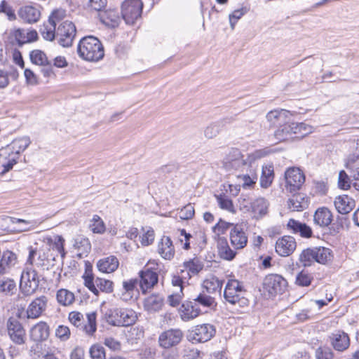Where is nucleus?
<instances>
[{
  "label": "nucleus",
  "instance_id": "nucleus-1",
  "mask_svg": "<svg viewBox=\"0 0 359 359\" xmlns=\"http://www.w3.org/2000/svg\"><path fill=\"white\" fill-rule=\"evenodd\" d=\"M261 151L248 154L245 158L237 148H231L222 160V165L226 171L239 170L244 172L247 166L251 167L257 159L261 158Z\"/></svg>",
  "mask_w": 359,
  "mask_h": 359
},
{
  "label": "nucleus",
  "instance_id": "nucleus-2",
  "mask_svg": "<svg viewBox=\"0 0 359 359\" xmlns=\"http://www.w3.org/2000/svg\"><path fill=\"white\" fill-rule=\"evenodd\" d=\"M80 57L87 61H99L104 55V48L99 39L93 36L82 38L77 48Z\"/></svg>",
  "mask_w": 359,
  "mask_h": 359
},
{
  "label": "nucleus",
  "instance_id": "nucleus-3",
  "mask_svg": "<svg viewBox=\"0 0 359 359\" xmlns=\"http://www.w3.org/2000/svg\"><path fill=\"white\" fill-rule=\"evenodd\" d=\"M106 322L114 327H128L137 320L136 312L128 308H114L108 310L104 316Z\"/></svg>",
  "mask_w": 359,
  "mask_h": 359
},
{
  "label": "nucleus",
  "instance_id": "nucleus-4",
  "mask_svg": "<svg viewBox=\"0 0 359 359\" xmlns=\"http://www.w3.org/2000/svg\"><path fill=\"white\" fill-rule=\"evenodd\" d=\"M245 293L241 282L236 279H230L225 286L224 297L231 304L244 307L248 304V299L245 297Z\"/></svg>",
  "mask_w": 359,
  "mask_h": 359
},
{
  "label": "nucleus",
  "instance_id": "nucleus-5",
  "mask_svg": "<svg viewBox=\"0 0 359 359\" xmlns=\"http://www.w3.org/2000/svg\"><path fill=\"white\" fill-rule=\"evenodd\" d=\"M97 314L95 312H90L86 314V321L83 316L79 311H72L69 313V322L88 336H93L97 330Z\"/></svg>",
  "mask_w": 359,
  "mask_h": 359
},
{
  "label": "nucleus",
  "instance_id": "nucleus-6",
  "mask_svg": "<svg viewBox=\"0 0 359 359\" xmlns=\"http://www.w3.org/2000/svg\"><path fill=\"white\" fill-rule=\"evenodd\" d=\"M84 285L95 295L98 296L100 292L110 293L113 291V282L102 278H94L91 266H87L82 276Z\"/></svg>",
  "mask_w": 359,
  "mask_h": 359
},
{
  "label": "nucleus",
  "instance_id": "nucleus-7",
  "mask_svg": "<svg viewBox=\"0 0 359 359\" xmlns=\"http://www.w3.org/2000/svg\"><path fill=\"white\" fill-rule=\"evenodd\" d=\"M40 283L37 271L32 267L27 266L22 272L20 288L25 295L34 294L39 287Z\"/></svg>",
  "mask_w": 359,
  "mask_h": 359
},
{
  "label": "nucleus",
  "instance_id": "nucleus-8",
  "mask_svg": "<svg viewBox=\"0 0 359 359\" xmlns=\"http://www.w3.org/2000/svg\"><path fill=\"white\" fill-rule=\"evenodd\" d=\"M285 190L290 193H295L300 190L305 182V175L297 167L288 168L284 175Z\"/></svg>",
  "mask_w": 359,
  "mask_h": 359
},
{
  "label": "nucleus",
  "instance_id": "nucleus-9",
  "mask_svg": "<svg viewBox=\"0 0 359 359\" xmlns=\"http://www.w3.org/2000/svg\"><path fill=\"white\" fill-rule=\"evenodd\" d=\"M287 287V281L280 275L269 274L263 282V290L269 297H274L285 292Z\"/></svg>",
  "mask_w": 359,
  "mask_h": 359
},
{
  "label": "nucleus",
  "instance_id": "nucleus-10",
  "mask_svg": "<svg viewBox=\"0 0 359 359\" xmlns=\"http://www.w3.org/2000/svg\"><path fill=\"white\" fill-rule=\"evenodd\" d=\"M143 4L141 0H126L121 6L122 17L128 25H133L140 18Z\"/></svg>",
  "mask_w": 359,
  "mask_h": 359
},
{
  "label": "nucleus",
  "instance_id": "nucleus-11",
  "mask_svg": "<svg viewBox=\"0 0 359 359\" xmlns=\"http://www.w3.org/2000/svg\"><path fill=\"white\" fill-rule=\"evenodd\" d=\"M76 35V27L70 21L61 22L56 31V39L58 43L63 47L71 46Z\"/></svg>",
  "mask_w": 359,
  "mask_h": 359
},
{
  "label": "nucleus",
  "instance_id": "nucleus-12",
  "mask_svg": "<svg viewBox=\"0 0 359 359\" xmlns=\"http://www.w3.org/2000/svg\"><path fill=\"white\" fill-rule=\"evenodd\" d=\"M183 332L180 329H168L162 332L158 338V346L163 349L177 346L183 339Z\"/></svg>",
  "mask_w": 359,
  "mask_h": 359
},
{
  "label": "nucleus",
  "instance_id": "nucleus-13",
  "mask_svg": "<svg viewBox=\"0 0 359 359\" xmlns=\"http://www.w3.org/2000/svg\"><path fill=\"white\" fill-rule=\"evenodd\" d=\"M6 330L13 343L18 345H22L25 343V330L18 319L10 317L6 321Z\"/></svg>",
  "mask_w": 359,
  "mask_h": 359
},
{
  "label": "nucleus",
  "instance_id": "nucleus-14",
  "mask_svg": "<svg viewBox=\"0 0 359 359\" xmlns=\"http://www.w3.org/2000/svg\"><path fill=\"white\" fill-rule=\"evenodd\" d=\"M215 327L209 323L195 326L189 333V337L197 342H206L215 334Z\"/></svg>",
  "mask_w": 359,
  "mask_h": 359
},
{
  "label": "nucleus",
  "instance_id": "nucleus-15",
  "mask_svg": "<svg viewBox=\"0 0 359 359\" xmlns=\"http://www.w3.org/2000/svg\"><path fill=\"white\" fill-rule=\"evenodd\" d=\"M48 298L40 296L33 299L28 305L26 310V317L28 319H36L41 316L47 309Z\"/></svg>",
  "mask_w": 359,
  "mask_h": 359
},
{
  "label": "nucleus",
  "instance_id": "nucleus-16",
  "mask_svg": "<svg viewBox=\"0 0 359 359\" xmlns=\"http://www.w3.org/2000/svg\"><path fill=\"white\" fill-rule=\"evenodd\" d=\"M139 276L138 283L142 293H146L149 290L152 289L158 280V273L149 268L140 271Z\"/></svg>",
  "mask_w": 359,
  "mask_h": 359
},
{
  "label": "nucleus",
  "instance_id": "nucleus-17",
  "mask_svg": "<svg viewBox=\"0 0 359 359\" xmlns=\"http://www.w3.org/2000/svg\"><path fill=\"white\" fill-rule=\"evenodd\" d=\"M245 171L246 173L236 175L237 182L244 189H251L255 185L257 180V168L255 163H252L251 167L247 166Z\"/></svg>",
  "mask_w": 359,
  "mask_h": 359
},
{
  "label": "nucleus",
  "instance_id": "nucleus-18",
  "mask_svg": "<svg viewBox=\"0 0 359 359\" xmlns=\"http://www.w3.org/2000/svg\"><path fill=\"white\" fill-rule=\"evenodd\" d=\"M295 239L289 236H284L278 238L276 243V252L282 257L290 255L296 249Z\"/></svg>",
  "mask_w": 359,
  "mask_h": 359
},
{
  "label": "nucleus",
  "instance_id": "nucleus-19",
  "mask_svg": "<svg viewBox=\"0 0 359 359\" xmlns=\"http://www.w3.org/2000/svg\"><path fill=\"white\" fill-rule=\"evenodd\" d=\"M46 247L37 250L31 249L29 251L27 262L33 265L35 264L37 266H45L48 263V257H55V254H48Z\"/></svg>",
  "mask_w": 359,
  "mask_h": 359
},
{
  "label": "nucleus",
  "instance_id": "nucleus-20",
  "mask_svg": "<svg viewBox=\"0 0 359 359\" xmlns=\"http://www.w3.org/2000/svg\"><path fill=\"white\" fill-rule=\"evenodd\" d=\"M31 143L29 137L15 139L10 144L3 147L4 154L11 153L18 160L19 154L24 151Z\"/></svg>",
  "mask_w": 359,
  "mask_h": 359
},
{
  "label": "nucleus",
  "instance_id": "nucleus-21",
  "mask_svg": "<svg viewBox=\"0 0 359 359\" xmlns=\"http://www.w3.org/2000/svg\"><path fill=\"white\" fill-rule=\"evenodd\" d=\"M43 242L46 244V248L48 252L50 250L55 251L57 255H60L62 258H64L66 255V252L64 248L65 239L62 236L53 235L52 236H47L44 238Z\"/></svg>",
  "mask_w": 359,
  "mask_h": 359
},
{
  "label": "nucleus",
  "instance_id": "nucleus-22",
  "mask_svg": "<svg viewBox=\"0 0 359 359\" xmlns=\"http://www.w3.org/2000/svg\"><path fill=\"white\" fill-rule=\"evenodd\" d=\"M230 241L236 250L245 248L248 243V237L241 226L236 224L230 231Z\"/></svg>",
  "mask_w": 359,
  "mask_h": 359
},
{
  "label": "nucleus",
  "instance_id": "nucleus-23",
  "mask_svg": "<svg viewBox=\"0 0 359 359\" xmlns=\"http://www.w3.org/2000/svg\"><path fill=\"white\" fill-rule=\"evenodd\" d=\"M164 305V299L159 294H152L145 297L143 308L149 313L160 311Z\"/></svg>",
  "mask_w": 359,
  "mask_h": 359
},
{
  "label": "nucleus",
  "instance_id": "nucleus-24",
  "mask_svg": "<svg viewBox=\"0 0 359 359\" xmlns=\"http://www.w3.org/2000/svg\"><path fill=\"white\" fill-rule=\"evenodd\" d=\"M137 284L138 280L136 278L124 280L122 284V288L118 292L119 298L125 302L132 300L137 292L136 287Z\"/></svg>",
  "mask_w": 359,
  "mask_h": 359
},
{
  "label": "nucleus",
  "instance_id": "nucleus-25",
  "mask_svg": "<svg viewBox=\"0 0 359 359\" xmlns=\"http://www.w3.org/2000/svg\"><path fill=\"white\" fill-rule=\"evenodd\" d=\"M332 220L333 215L327 208H319L314 212V224L321 228L327 227L332 223Z\"/></svg>",
  "mask_w": 359,
  "mask_h": 359
},
{
  "label": "nucleus",
  "instance_id": "nucleus-26",
  "mask_svg": "<svg viewBox=\"0 0 359 359\" xmlns=\"http://www.w3.org/2000/svg\"><path fill=\"white\" fill-rule=\"evenodd\" d=\"M18 15L24 22L33 24L39 20L41 12L39 8L34 6H25L19 10Z\"/></svg>",
  "mask_w": 359,
  "mask_h": 359
},
{
  "label": "nucleus",
  "instance_id": "nucleus-27",
  "mask_svg": "<svg viewBox=\"0 0 359 359\" xmlns=\"http://www.w3.org/2000/svg\"><path fill=\"white\" fill-rule=\"evenodd\" d=\"M50 334L49 326L43 321L34 325L30 330V337L34 341L46 340Z\"/></svg>",
  "mask_w": 359,
  "mask_h": 359
},
{
  "label": "nucleus",
  "instance_id": "nucleus-28",
  "mask_svg": "<svg viewBox=\"0 0 359 359\" xmlns=\"http://www.w3.org/2000/svg\"><path fill=\"white\" fill-rule=\"evenodd\" d=\"M194 302H187L182 304L180 309V315L182 320L189 321L198 317L201 311L199 308L194 305Z\"/></svg>",
  "mask_w": 359,
  "mask_h": 359
},
{
  "label": "nucleus",
  "instance_id": "nucleus-29",
  "mask_svg": "<svg viewBox=\"0 0 359 359\" xmlns=\"http://www.w3.org/2000/svg\"><path fill=\"white\" fill-rule=\"evenodd\" d=\"M222 285L223 281L213 275L208 276L202 283L203 291L210 295L220 294Z\"/></svg>",
  "mask_w": 359,
  "mask_h": 359
},
{
  "label": "nucleus",
  "instance_id": "nucleus-30",
  "mask_svg": "<svg viewBox=\"0 0 359 359\" xmlns=\"http://www.w3.org/2000/svg\"><path fill=\"white\" fill-rule=\"evenodd\" d=\"M158 252L166 260H171L174 257L175 248L170 237H162L158 245Z\"/></svg>",
  "mask_w": 359,
  "mask_h": 359
},
{
  "label": "nucleus",
  "instance_id": "nucleus-31",
  "mask_svg": "<svg viewBox=\"0 0 359 359\" xmlns=\"http://www.w3.org/2000/svg\"><path fill=\"white\" fill-rule=\"evenodd\" d=\"M331 342L334 348L338 351H344L350 345V339L346 333L342 331H337L331 336Z\"/></svg>",
  "mask_w": 359,
  "mask_h": 359
},
{
  "label": "nucleus",
  "instance_id": "nucleus-32",
  "mask_svg": "<svg viewBox=\"0 0 359 359\" xmlns=\"http://www.w3.org/2000/svg\"><path fill=\"white\" fill-rule=\"evenodd\" d=\"M355 201L347 195L337 197L334 200V206L337 211L343 215L348 214L355 207Z\"/></svg>",
  "mask_w": 359,
  "mask_h": 359
},
{
  "label": "nucleus",
  "instance_id": "nucleus-33",
  "mask_svg": "<svg viewBox=\"0 0 359 359\" xmlns=\"http://www.w3.org/2000/svg\"><path fill=\"white\" fill-rule=\"evenodd\" d=\"M54 18H55V15L50 16L40 28V33L46 41H53L56 39L57 25L54 23Z\"/></svg>",
  "mask_w": 359,
  "mask_h": 359
},
{
  "label": "nucleus",
  "instance_id": "nucleus-34",
  "mask_svg": "<svg viewBox=\"0 0 359 359\" xmlns=\"http://www.w3.org/2000/svg\"><path fill=\"white\" fill-rule=\"evenodd\" d=\"M118 260L115 256H109L100 259L97 263L98 270L107 273L115 271L118 269Z\"/></svg>",
  "mask_w": 359,
  "mask_h": 359
},
{
  "label": "nucleus",
  "instance_id": "nucleus-35",
  "mask_svg": "<svg viewBox=\"0 0 359 359\" xmlns=\"http://www.w3.org/2000/svg\"><path fill=\"white\" fill-rule=\"evenodd\" d=\"M287 205L292 211H302L307 207L308 201L302 194H295L288 200Z\"/></svg>",
  "mask_w": 359,
  "mask_h": 359
},
{
  "label": "nucleus",
  "instance_id": "nucleus-36",
  "mask_svg": "<svg viewBox=\"0 0 359 359\" xmlns=\"http://www.w3.org/2000/svg\"><path fill=\"white\" fill-rule=\"evenodd\" d=\"M268 207V201L264 198L259 197L252 201L251 212L254 217L259 218L267 213Z\"/></svg>",
  "mask_w": 359,
  "mask_h": 359
},
{
  "label": "nucleus",
  "instance_id": "nucleus-37",
  "mask_svg": "<svg viewBox=\"0 0 359 359\" xmlns=\"http://www.w3.org/2000/svg\"><path fill=\"white\" fill-rule=\"evenodd\" d=\"M16 162L15 156L11 153L4 154L3 147L0 149V174H4L10 170Z\"/></svg>",
  "mask_w": 359,
  "mask_h": 359
},
{
  "label": "nucleus",
  "instance_id": "nucleus-38",
  "mask_svg": "<svg viewBox=\"0 0 359 359\" xmlns=\"http://www.w3.org/2000/svg\"><path fill=\"white\" fill-rule=\"evenodd\" d=\"M17 292L15 281L10 278H0V294L12 296Z\"/></svg>",
  "mask_w": 359,
  "mask_h": 359
},
{
  "label": "nucleus",
  "instance_id": "nucleus-39",
  "mask_svg": "<svg viewBox=\"0 0 359 359\" xmlns=\"http://www.w3.org/2000/svg\"><path fill=\"white\" fill-rule=\"evenodd\" d=\"M273 179V166L272 165H263L262 175L260 177V186L264 189L269 187L271 185Z\"/></svg>",
  "mask_w": 359,
  "mask_h": 359
},
{
  "label": "nucleus",
  "instance_id": "nucleus-40",
  "mask_svg": "<svg viewBox=\"0 0 359 359\" xmlns=\"http://www.w3.org/2000/svg\"><path fill=\"white\" fill-rule=\"evenodd\" d=\"M276 139L279 142L286 141L294 138L292 123L281 126L274 133Z\"/></svg>",
  "mask_w": 359,
  "mask_h": 359
},
{
  "label": "nucleus",
  "instance_id": "nucleus-41",
  "mask_svg": "<svg viewBox=\"0 0 359 359\" xmlns=\"http://www.w3.org/2000/svg\"><path fill=\"white\" fill-rule=\"evenodd\" d=\"M290 112L285 109H275L271 110L266 114V119L271 124L275 125L285 121V119L290 115Z\"/></svg>",
  "mask_w": 359,
  "mask_h": 359
},
{
  "label": "nucleus",
  "instance_id": "nucleus-42",
  "mask_svg": "<svg viewBox=\"0 0 359 359\" xmlns=\"http://www.w3.org/2000/svg\"><path fill=\"white\" fill-rule=\"evenodd\" d=\"M56 299L60 305L68 306L74 303L75 297L72 292L67 289H60L56 293Z\"/></svg>",
  "mask_w": 359,
  "mask_h": 359
},
{
  "label": "nucleus",
  "instance_id": "nucleus-43",
  "mask_svg": "<svg viewBox=\"0 0 359 359\" xmlns=\"http://www.w3.org/2000/svg\"><path fill=\"white\" fill-rule=\"evenodd\" d=\"M218 250L220 257L226 260L233 259L236 254L234 250L230 248L225 238H221L219 240Z\"/></svg>",
  "mask_w": 359,
  "mask_h": 359
},
{
  "label": "nucleus",
  "instance_id": "nucleus-44",
  "mask_svg": "<svg viewBox=\"0 0 359 359\" xmlns=\"http://www.w3.org/2000/svg\"><path fill=\"white\" fill-rule=\"evenodd\" d=\"M183 267L188 271L189 276L198 274L203 268V264L198 258L191 259L183 263Z\"/></svg>",
  "mask_w": 359,
  "mask_h": 359
},
{
  "label": "nucleus",
  "instance_id": "nucleus-45",
  "mask_svg": "<svg viewBox=\"0 0 359 359\" xmlns=\"http://www.w3.org/2000/svg\"><path fill=\"white\" fill-rule=\"evenodd\" d=\"M192 300L196 305L198 304L205 308H210L216 304L215 297L205 294L204 291L193 298Z\"/></svg>",
  "mask_w": 359,
  "mask_h": 359
},
{
  "label": "nucleus",
  "instance_id": "nucleus-46",
  "mask_svg": "<svg viewBox=\"0 0 359 359\" xmlns=\"http://www.w3.org/2000/svg\"><path fill=\"white\" fill-rule=\"evenodd\" d=\"M316 262L320 264H325L332 257V251L329 248L320 247L314 248Z\"/></svg>",
  "mask_w": 359,
  "mask_h": 359
},
{
  "label": "nucleus",
  "instance_id": "nucleus-47",
  "mask_svg": "<svg viewBox=\"0 0 359 359\" xmlns=\"http://www.w3.org/2000/svg\"><path fill=\"white\" fill-rule=\"evenodd\" d=\"M313 280V276L311 273L306 270H302L296 276L294 283L300 287L309 286Z\"/></svg>",
  "mask_w": 359,
  "mask_h": 359
},
{
  "label": "nucleus",
  "instance_id": "nucleus-48",
  "mask_svg": "<svg viewBox=\"0 0 359 359\" xmlns=\"http://www.w3.org/2000/svg\"><path fill=\"white\" fill-rule=\"evenodd\" d=\"M294 132V138L302 137L311 133V126L304 123H291Z\"/></svg>",
  "mask_w": 359,
  "mask_h": 359
},
{
  "label": "nucleus",
  "instance_id": "nucleus-49",
  "mask_svg": "<svg viewBox=\"0 0 359 359\" xmlns=\"http://www.w3.org/2000/svg\"><path fill=\"white\" fill-rule=\"evenodd\" d=\"M29 56L32 62L39 66L46 65L49 62L46 53L41 50H32Z\"/></svg>",
  "mask_w": 359,
  "mask_h": 359
},
{
  "label": "nucleus",
  "instance_id": "nucleus-50",
  "mask_svg": "<svg viewBox=\"0 0 359 359\" xmlns=\"http://www.w3.org/2000/svg\"><path fill=\"white\" fill-rule=\"evenodd\" d=\"M299 260L304 266H309L313 262H316L314 248H308L302 252Z\"/></svg>",
  "mask_w": 359,
  "mask_h": 359
},
{
  "label": "nucleus",
  "instance_id": "nucleus-51",
  "mask_svg": "<svg viewBox=\"0 0 359 359\" xmlns=\"http://www.w3.org/2000/svg\"><path fill=\"white\" fill-rule=\"evenodd\" d=\"M217 203L220 208L230 212L235 213L236 210L233 202L225 195L216 196Z\"/></svg>",
  "mask_w": 359,
  "mask_h": 359
},
{
  "label": "nucleus",
  "instance_id": "nucleus-52",
  "mask_svg": "<svg viewBox=\"0 0 359 359\" xmlns=\"http://www.w3.org/2000/svg\"><path fill=\"white\" fill-rule=\"evenodd\" d=\"M91 231L95 233H103L105 231V225L98 215H94L90 224Z\"/></svg>",
  "mask_w": 359,
  "mask_h": 359
},
{
  "label": "nucleus",
  "instance_id": "nucleus-53",
  "mask_svg": "<svg viewBox=\"0 0 359 359\" xmlns=\"http://www.w3.org/2000/svg\"><path fill=\"white\" fill-rule=\"evenodd\" d=\"M102 18L105 24L113 27L118 26L120 20L117 12L114 11H107Z\"/></svg>",
  "mask_w": 359,
  "mask_h": 359
},
{
  "label": "nucleus",
  "instance_id": "nucleus-54",
  "mask_svg": "<svg viewBox=\"0 0 359 359\" xmlns=\"http://www.w3.org/2000/svg\"><path fill=\"white\" fill-rule=\"evenodd\" d=\"M74 248L78 249L79 254V256L80 258L88 252L90 250V245L88 240L84 238H79L76 240L75 243L74 245Z\"/></svg>",
  "mask_w": 359,
  "mask_h": 359
},
{
  "label": "nucleus",
  "instance_id": "nucleus-55",
  "mask_svg": "<svg viewBox=\"0 0 359 359\" xmlns=\"http://www.w3.org/2000/svg\"><path fill=\"white\" fill-rule=\"evenodd\" d=\"M235 225L233 223L226 222L220 219L212 227V231L216 235L219 236L224 234L229 228H233Z\"/></svg>",
  "mask_w": 359,
  "mask_h": 359
},
{
  "label": "nucleus",
  "instance_id": "nucleus-56",
  "mask_svg": "<svg viewBox=\"0 0 359 359\" xmlns=\"http://www.w3.org/2000/svg\"><path fill=\"white\" fill-rule=\"evenodd\" d=\"M144 336V331L140 327H131L127 332L126 337L132 343L134 341L142 338Z\"/></svg>",
  "mask_w": 359,
  "mask_h": 359
},
{
  "label": "nucleus",
  "instance_id": "nucleus-57",
  "mask_svg": "<svg viewBox=\"0 0 359 359\" xmlns=\"http://www.w3.org/2000/svg\"><path fill=\"white\" fill-rule=\"evenodd\" d=\"M10 35L19 46L25 43L26 30L20 28L14 29L11 32Z\"/></svg>",
  "mask_w": 359,
  "mask_h": 359
},
{
  "label": "nucleus",
  "instance_id": "nucleus-58",
  "mask_svg": "<svg viewBox=\"0 0 359 359\" xmlns=\"http://www.w3.org/2000/svg\"><path fill=\"white\" fill-rule=\"evenodd\" d=\"M3 262L11 269L17 263V256L11 251L6 250L3 252L1 258Z\"/></svg>",
  "mask_w": 359,
  "mask_h": 359
},
{
  "label": "nucleus",
  "instance_id": "nucleus-59",
  "mask_svg": "<svg viewBox=\"0 0 359 359\" xmlns=\"http://www.w3.org/2000/svg\"><path fill=\"white\" fill-rule=\"evenodd\" d=\"M89 353L92 359H106L104 348L100 345H93Z\"/></svg>",
  "mask_w": 359,
  "mask_h": 359
},
{
  "label": "nucleus",
  "instance_id": "nucleus-60",
  "mask_svg": "<svg viewBox=\"0 0 359 359\" xmlns=\"http://www.w3.org/2000/svg\"><path fill=\"white\" fill-rule=\"evenodd\" d=\"M183 297V292L182 289L174 290L168 297V302L171 306H176L180 304Z\"/></svg>",
  "mask_w": 359,
  "mask_h": 359
},
{
  "label": "nucleus",
  "instance_id": "nucleus-61",
  "mask_svg": "<svg viewBox=\"0 0 359 359\" xmlns=\"http://www.w3.org/2000/svg\"><path fill=\"white\" fill-rule=\"evenodd\" d=\"M221 126L218 123H214L207 126L204 130L205 136L208 139L215 137L220 132Z\"/></svg>",
  "mask_w": 359,
  "mask_h": 359
},
{
  "label": "nucleus",
  "instance_id": "nucleus-62",
  "mask_svg": "<svg viewBox=\"0 0 359 359\" xmlns=\"http://www.w3.org/2000/svg\"><path fill=\"white\" fill-rule=\"evenodd\" d=\"M179 214L180 219L184 220L190 219L194 217L195 214L194 208L191 204H187L181 209Z\"/></svg>",
  "mask_w": 359,
  "mask_h": 359
},
{
  "label": "nucleus",
  "instance_id": "nucleus-63",
  "mask_svg": "<svg viewBox=\"0 0 359 359\" xmlns=\"http://www.w3.org/2000/svg\"><path fill=\"white\" fill-rule=\"evenodd\" d=\"M70 330L67 326L59 325L55 330V335L62 341H67L70 337Z\"/></svg>",
  "mask_w": 359,
  "mask_h": 359
},
{
  "label": "nucleus",
  "instance_id": "nucleus-64",
  "mask_svg": "<svg viewBox=\"0 0 359 359\" xmlns=\"http://www.w3.org/2000/svg\"><path fill=\"white\" fill-rule=\"evenodd\" d=\"M238 204L241 210L245 212L251 211L252 206V201L250 200V198L247 195H241L238 198Z\"/></svg>",
  "mask_w": 359,
  "mask_h": 359
}]
</instances>
